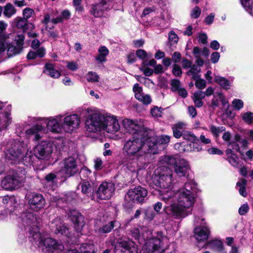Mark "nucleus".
<instances>
[{
    "mask_svg": "<svg viewBox=\"0 0 253 253\" xmlns=\"http://www.w3.org/2000/svg\"><path fill=\"white\" fill-rule=\"evenodd\" d=\"M147 136H131L124 143L123 150L128 157H133V160H135L137 165H145L147 163L145 155L138 156L137 153L141 151L144 153L151 154L153 153V149L151 150L150 144H149Z\"/></svg>",
    "mask_w": 253,
    "mask_h": 253,
    "instance_id": "obj_1",
    "label": "nucleus"
},
{
    "mask_svg": "<svg viewBox=\"0 0 253 253\" xmlns=\"http://www.w3.org/2000/svg\"><path fill=\"white\" fill-rule=\"evenodd\" d=\"M172 174L169 168L162 166L156 169L152 176V181L158 190L171 189Z\"/></svg>",
    "mask_w": 253,
    "mask_h": 253,
    "instance_id": "obj_2",
    "label": "nucleus"
},
{
    "mask_svg": "<svg viewBox=\"0 0 253 253\" xmlns=\"http://www.w3.org/2000/svg\"><path fill=\"white\" fill-rule=\"evenodd\" d=\"M163 164L173 168L178 177H185L189 174L190 166L188 161L180 157L165 156L162 160Z\"/></svg>",
    "mask_w": 253,
    "mask_h": 253,
    "instance_id": "obj_3",
    "label": "nucleus"
},
{
    "mask_svg": "<svg viewBox=\"0 0 253 253\" xmlns=\"http://www.w3.org/2000/svg\"><path fill=\"white\" fill-rule=\"evenodd\" d=\"M147 194V190L141 186L130 189L126 193L125 199L124 207L126 209H130L134 207V204H142Z\"/></svg>",
    "mask_w": 253,
    "mask_h": 253,
    "instance_id": "obj_4",
    "label": "nucleus"
},
{
    "mask_svg": "<svg viewBox=\"0 0 253 253\" xmlns=\"http://www.w3.org/2000/svg\"><path fill=\"white\" fill-rule=\"evenodd\" d=\"M53 143L51 141H42L33 149L34 155L40 160H47L53 152Z\"/></svg>",
    "mask_w": 253,
    "mask_h": 253,
    "instance_id": "obj_5",
    "label": "nucleus"
},
{
    "mask_svg": "<svg viewBox=\"0 0 253 253\" xmlns=\"http://www.w3.org/2000/svg\"><path fill=\"white\" fill-rule=\"evenodd\" d=\"M104 115L100 113H93L87 117L85 121L86 130L90 132H96L104 130L103 123Z\"/></svg>",
    "mask_w": 253,
    "mask_h": 253,
    "instance_id": "obj_6",
    "label": "nucleus"
},
{
    "mask_svg": "<svg viewBox=\"0 0 253 253\" xmlns=\"http://www.w3.org/2000/svg\"><path fill=\"white\" fill-rule=\"evenodd\" d=\"M123 124L126 131L132 134V136H148L150 129L144 127L143 126L136 124L133 120L125 119L123 121Z\"/></svg>",
    "mask_w": 253,
    "mask_h": 253,
    "instance_id": "obj_7",
    "label": "nucleus"
},
{
    "mask_svg": "<svg viewBox=\"0 0 253 253\" xmlns=\"http://www.w3.org/2000/svg\"><path fill=\"white\" fill-rule=\"evenodd\" d=\"M26 148L24 146L23 142L19 140H15L11 144V146L7 149L6 154V158L11 160L12 164L16 163L25 152Z\"/></svg>",
    "mask_w": 253,
    "mask_h": 253,
    "instance_id": "obj_8",
    "label": "nucleus"
},
{
    "mask_svg": "<svg viewBox=\"0 0 253 253\" xmlns=\"http://www.w3.org/2000/svg\"><path fill=\"white\" fill-rule=\"evenodd\" d=\"M77 162L73 157H69L64 160L63 167L61 172L64 175L63 177L67 179L74 176L79 172Z\"/></svg>",
    "mask_w": 253,
    "mask_h": 253,
    "instance_id": "obj_9",
    "label": "nucleus"
},
{
    "mask_svg": "<svg viewBox=\"0 0 253 253\" xmlns=\"http://www.w3.org/2000/svg\"><path fill=\"white\" fill-rule=\"evenodd\" d=\"M113 245L114 253H138L137 245L132 241H117Z\"/></svg>",
    "mask_w": 253,
    "mask_h": 253,
    "instance_id": "obj_10",
    "label": "nucleus"
},
{
    "mask_svg": "<svg viewBox=\"0 0 253 253\" xmlns=\"http://www.w3.org/2000/svg\"><path fill=\"white\" fill-rule=\"evenodd\" d=\"M149 144H150L151 150H154L152 154L158 153V145L168 143L170 141V137L168 135H162L160 137L153 135V132L150 129L147 136Z\"/></svg>",
    "mask_w": 253,
    "mask_h": 253,
    "instance_id": "obj_11",
    "label": "nucleus"
},
{
    "mask_svg": "<svg viewBox=\"0 0 253 253\" xmlns=\"http://www.w3.org/2000/svg\"><path fill=\"white\" fill-rule=\"evenodd\" d=\"M114 190V186L112 183L104 182L98 187H97L95 194L100 199L107 200L112 197Z\"/></svg>",
    "mask_w": 253,
    "mask_h": 253,
    "instance_id": "obj_12",
    "label": "nucleus"
},
{
    "mask_svg": "<svg viewBox=\"0 0 253 253\" xmlns=\"http://www.w3.org/2000/svg\"><path fill=\"white\" fill-rule=\"evenodd\" d=\"M28 204L31 210L38 211L44 208L45 200L41 194L32 193L28 196Z\"/></svg>",
    "mask_w": 253,
    "mask_h": 253,
    "instance_id": "obj_13",
    "label": "nucleus"
},
{
    "mask_svg": "<svg viewBox=\"0 0 253 253\" xmlns=\"http://www.w3.org/2000/svg\"><path fill=\"white\" fill-rule=\"evenodd\" d=\"M68 215L69 218L74 224L75 230L77 232L81 233L85 225L84 215L76 210H70Z\"/></svg>",
    "mask_w": 253,
    "mask_h": 253,
    "instance_id": "obj_14",
    "label": "nucleus"
},
{
    "mask_svg": "<svg viewBox=\"0 0 253 253\" xmlns=\"http://www.w3.org/2000/svg\"><path fill=\"white\" fill-rule=\"evenodd\" d=\"M35 236L38 237L39 239V243L43 245L46 248L48 249V251L55 250L62 251L64 250V245L53 238H46L43 239L42 237L41 234L40 233H36L34 235Z\"/></svg>",
    "mask_w": 253,
    "mask_h": 253,
    "instance_id": "obj_15",
    "label": "nucleus"
},
{
    "mask_svg": "<svg viewBox=\"0 0 253 253\" xmlns=\"http://www.w3.org/2000/svg\"><path fill=\"white\" fill-rule=\"evenodd\" d=\"M177 201L181 207L188 209L194 205L195 202L194 194L190 190H184L179 193Z\"/></svg>",
    "mask_w": 253,
    "mask_h": 253,
    "instance_id": "obj_16",
    "label": "nucleus"
},
{
    "mask_svg": "<svg viewBox=\"0 0 253 253\" xmlns=\"http://www.w3.org/2000/svg\"><path fill=\"white\" fill-rule=\"evenodd\" d=\"M80 122V117L77 114L67 116L64 119L62 126L66 132L71 133L78 127Z\"/></svg>",
    "mask_w": 253,
    "mask_h": 253,
    "instance_id": "obj_17",
    "label": "nucleus"
},
{
    "mask_svg": "<svg viewBox=\"0 0 253 253\" xmlns=\"http://www.w3.org/2000/svg\"><path fill=\"white\" fill-rule=\"evenodd\" d=\"M165 212L168 215L174 217L176 219L184 217L186 216L185 211L182 207L179 204H171L169 206H165L164 208Z\"/></svg>",
    "mask_w": 253,
    "mask_h": 253,
    "instance_id": "obj_18",
    "label": "nucleus"
},
{
    "mask_svg": "<svg viewBox=\"0 0 253 253\" xmlns=\"http://www.w3.org/2000/svg\"><path fill=\"white\" fill-rule=\"evenodd\" d=\"M80 185L82 188V192L87 197H92L95 194L97 184L92 180H82Z\"/></svg>",
    "mask_w": 253,
    "mask_h": 253,
    "instance_id": "obj_19",
    "label": "nucleus"
},
{
    "mask_svg": "<svg viewBox=\"0 0 253 253\" xmlns=\"http://www.w3.org/2000/svg\"><path fill=\"white\" fill-rule=\"evenodd\" d=\"M18 181L9 173L1 180V185L4 189L12 191L18 189L22 185Z\"/></svg>",
    "mask_w": 253,
    "mask_h": 253,
    "instance_id": "obj_20",
    "label": "nucleus"
},
{
    "mask_svg": "<svg viewBox=\"0 0 253 253\" xmlns=\"http://www.w3.org/2000/svg\"><path fill=\"white\" fill-rule=\"evenodd\" d=\"M44 126L39 124L33 125L31 128L26 131V134L30 139L37 141L41 138L40 132L44 130Z\"/></svg>",
    "mask_w": 253,
    "mask_h": 253,
    "instance_id": "obj_21",
    "label": "nucleus"
},
{
    "mask_svg": "<svg viewBox=\"0 0 253 253\" xmlns=\"http://www.w3.org/2000/svg\"><path fill=\"white\" fill-rule=\"evenodd\" d=\"M108 8L107 1H100L98 3L92 5L89 11L94 17H101Z\"/></svg>",
    "mask_w": 253,
    "mask_h": 253,
    "instance_id": "obj_22",
    "label": "nucleus"
},
{
    "mask_svg": "<svg viewBox=\"0 0 253 253\" xmlns=\"http://www.w3.org/2000/svg\"><path fill=\"white\" fill-rule=\"evenodd\" d=\"M121 227V224L119 221L113 220L99 227L98 232L102 234H107L111 232L112 230L118 231Z\"/></svg>",
    "mask_w": 253,
    "mask_h": 253,
    "instance_id": "obj_23",
    "label": "nucleus"
},
{
    "mask_svg": "<svg viewBox=\"0 0 253 253\" xmlns=\"http://www.w3.org/2000/svg\"><path fill=\"white\" fill-rule=\"evenodd\" d=\"M103 124L105 126L104 130L108 129V131H118L120 129L117 119L113 116H105Z\"/></svg>",
    "mask_w": 253,
    "mask_h": 253,
    "instance_id": "obj_24",
    "label": "nucleus"
},
{
    "mask_svg": "<svg viewBox=\"0 0 253 253\" xmlns=\"http://www.w3.org/2000/svg\"><path fill=\"white\" fill-rule=\"evenodd\" d=\"M194 232L196 240L198 242H201L208 239L210 231L206 226H197L195 228Z\"/></svg>",
    "mask_w": 253,
    "mask_h": 253,
    "instance_id": "obj_25",
    "label": "nucleus"
},
{
    "mask_svg": "<svg viewBox=\"0 0 253 253\" xmlns=\"http://www.w3.org/2000/svg\"><path fill=\"white\" fill-rule=\"evenodd\" d=\"M4 107V103L0 101V110ZM10 114L7 112L4 111L0 113V132L5 130L11 123V118L10 117Z\"/></svg>",
    "mask_w": 253,
    "mask_h": 253,
    "instance_id": "obj_26",
    "label": "nucleus"
},
{
    "mask_svg": "<svg viewBox=\"0 0 253 253\" xmlns=\"http://www.w3.org/2000/svg\"><path fill=\"white\" fill-rule=\"evenodd\" d=\"M26 172L24 168L19 167L13 169L10 174L22 185L26 177Z\"/></svg>",
    "mask_w": 253,
    "mask_h": 253,
    "instance_id": "obj_27",
    "label": "nucleus"
},
{
    "mask_svg": "<svg viewBox=\"0 0 253 253\" xmlns=\"http://www.w3.org/2000/svg\"><path fill=\"white\" fill-rule=\"evenodd\" d=\"M54 232L56 234L64 236L67 238H70L72 237L69 228L65 223L60 222L58 224H56Z\"/></svg>",
    "mask_w": 253,
    "mask_h": 253,
    "instance_id": "obj_28",
    "label": "nucleus"
},
{
    "mask_svg": "<svg viewBox=\"0 0 253 253\" xmlns=\"http://www.w3.org/2000/svg\"><path fill=\"white\" fill-rule=\"evenodd\" d=\"M44 69L43 72L52 78L57 79L61 76L60 72L55 69L53 64L45 63Z\"/></svg>",
    "mask_w": 253,
    "mask_h": 253,
    "instance_id": "obj_29",
    "label": "nucleus"
},
{
    "mask_svg": "<svg viewBox=\"0 0 253 253\" xmlns=\"http://www.w3.org/2000/svg\"><path fill=\"white\" fill-rule=\"evenodd\" d=\"M46 126L48 130L54 133H59L61 131V127L58 120L56 119L44 120Z\"/></svg>",
    "mask_w": 253,
    "mask_h": 253,
    "instance_id": "obj_30",
    "label": "nucleus"
},
{
    "mask_svg": "<svg viewBox=\"0 0 253 253\" xmlns=\"http://www.w3.org/2000/svg\"><path fill=\"white\" fill-rule=\"evenodd\" d=\"M36 51L30 50L27 54L28 60H35L37 58H43L46 54V50L44 47H41L36 49Z\"/></svg>",
    "mask_w": 253,
    "mask_h": 253,
    "instance_id": "obj_31",
    "label": "nucleus"
},
{
    "mask_svg": "<svg viewBox=\"0 0 253 253\" xmlns=\"http://www.w3.org/2000/svg\"><path fill=\"white\" fill-rule=\"evenodd\" d=\"M81 253H96L97 248L93 243H83L80 247Z\"/></svg>",
    "mask_w": 253,
    "mask_h": 253,
    "instance_id": "obj_32",
    "label": "nucleus"
},
{
    "mask_svg": "<svg viewBox=\"0 0 253 253\" xmlns=\"http://www.w3.org/2000/svg\"><path fill=\"white\" fill-rule=\"evenodd\" d=\"M214 82L225 90H228L230 88L231 84L230 81L224 77L218 76H215L214 79Z\"/></svg>",
    "mask_w": 253,
    "mask_h": 253,
    "instance_id": "obj_33",
    "label": "nucleus"
},
{
    "mask_svg": "<svg viewBox=\"0 0 253 253\" xmlns=\"http://www.w3.org/2000/svg\"><path fill=\"white\" fill-rule=\"evenodd\" d=\"M22 50V47H20L18 46H14L11 43L7 44V55L8 58L11 57L17 54L20 53Z\"/></svg>",
    "mask_w": 253,
    "mask_h": 253,
    "instance_id": "obj_34",
    "label": "nucleus"
},
{
    "mask_svg": "<svg viewBox=\"0 0 253 253\" xmlns=\"http://www.w3.org/2000/svg\"><path fill=\"white\" fill-rule=\"evenodd\" d=\"M153 243L150 242L148 246V253H153L155 251H159L161 248L160 243L161 240L160 238L155 237L152 239Z\"/></svg>",
    "mask_w": 253,
    "mask_h": 253,
    "instance_id": "obj_35",
    "label": "nucleus"
},
{
    "mask_svg": "<svg viewBox=\"0 0 253 253\" xmlns=\"http://www.w3.org/2000/svg\"><path fill=\"white\" fill-rule=\"evenodd\" d=\"M247 184V180L243 178H241L236 183V186L239 187V192L240 194L244 197L247 196L246 192V186Z\"/></svg>",
    "mask_w": 253,
    "mask_h": 253,
    "instance_id": "obj_36",
    "label": "nucleus"
},
{
    "mask_svg": "<svg viewBox=\"0 0 253 253\" xmlns=\"http://www.w3.org/2000/svg\"><path fill=\"white\" fill-rule=\"evenodd\" d=\"M3 8V14L7 18L11 17L16 12V9L10 3H7Z\"/></svg>",
    "mask_w": 253,
    "mask_h": 253,
    "instance_id": "obj_37",
    "label": "nucleus"
},
{
    "mask_svg": "<svg viewBox=\"0 0 253 253\" xmlns=\"http://www.w3.org/2000/svg\"><path fill=\"white\" fill-rule=\"evenodd\" d=\"M201 50L198 46H195L193 48V54L196 58V63L199 67H202L204 64V60L200 56Z\"/></svg>",
    "mask_w": 253,
    "mask_h": 253,
    "instance_id": "obj_38",
    "label": "nucleus"
},
{
    "mask_svg": "<svg viewBox=\"0 0 253 253\" xmlns=\"http://www.w3.org/2000/svg\"><path fill=\"white\" fill-rule=\"evenodd\" d=\"M34 163V156L31 153H26L22 158V161L19 164H21L25 166L29 167L33 165Z\"/></svg>",
    "mask_w": 253,
    "mask_h": 253,
    "instance_id": "obj_39",
    "label": "nucleus"
},
{
    "mask_svg": "<svg viewBox=\"0 0 253 253\" xmlns=\"http://www.w3.org/2000/svg\"><path fill=\"white\" fill-rule=\"evenodd\" d=\"M27 22H28V20L21 17H17L14 20L15 26L18 29H22L23 32H24V28L26 27Z\"/></svg>",
    "mask_w": 253,
    "mask_h": 253,
    "instance_id": "obj_40",
    "label": "nucleus"
},
{
    "mask_svg": "<svg viewBox=\"0 0 253 253\" xmlns=\"http://www.w3.org/2000/svg\"><path fill=\"white\" fill-rule=\"evenodd\" d=\"M143 212L144 218L149 221L152 220L156 216L155 212L150 207L144 209Z\"/></svg>",
    "mask_w": 253,
    "mask_h": 253,
    "instance_id": "obj_41",
    "label": "nucleus"
},
{
    "mask_svg": "<svg viewBox=\"0 0 253 253\" xmlns=\"http://www.w3.org/2000/svg\"><path fill=\"white\" fill-rule=\"evenodd\" d=\"M158 191L161 195V199L165 202L169 201L172 197V192L171 191H170V189H169V191L168 189L159 190Z\"/></svg>",
    "mask_w": 253,
    "mask_h": 253,
    "instance_id": "obj_42",
    "label": "nucleus"
},
{
    "mask_svg": "<svg viewBox=\"0 0 253 253\" xmlns=\"http://www.w3.org/2000/svg\"><path fill=\"white\" fill-rule=\"evenodd\" d=\"M241 5L250 14H253V1H240Z\"/></svg>",
    "mask_w": 253,
    "mask_h": 253,
    "instance_id": "obj_43",
    "label": "nucleus"
},
{
    "mask_svg": "<svg viewBox=\"0 0 253 253\" xmlns=\"http://www.w3.org/2000/svg\"><path fill=\"white\" fill-rule=\"evenodd\" d=\"M178 39L179 38L177 35L173 31H171L169 33V42L170 47L174 44H177Z\"/></svg>",
    "mask_w": 253,
    "mask_h": 253,
    "instance_id": "obj_44",
    "label": "nucleus"
},
{
    "mask_svg": "<svg viewBox=\"0 0 253 253\" xmlns=\"http://www.w3.org/2000/svg\"><path fill=\"white\" fill-rule=\"evenodd\" d=\"M209 244H212L213 247H216L218 252H222L224 249L223 243L221 240H211L209 241Z\"/></svg>",
    "mask_w": 253,
    "mask_h": 253,
    "instance_id": "obj_45",
    "label": "nucleus"
},
{
    "mask_svg": "<svg viewBox=\"0 0 253 253\" xmlns=\"http://www.w3.org/2000/svg\"><path fill=\"white\" fill-rule=\"evenodd\" d=\"M172 74L175 77H181L182 74V71L181 67L177 64H174L172 65Z\"/></svg>",
    "mask_w": 253,
    "mask_h": 253,
    "instance_id": "obj_46",
    "label": "nucleus"
},
{
    "mask_svg": "<svg viewBox=\"0 0 253 253\" xmlns=\"http://www.w3.org/2000/svg\"><path fill=\"white\" fill-rule=\"evenodd\" d=\"M182 138L183 139L191 141V143L194 141H198V138L193 133L189 131L183 133Z\"/></svg>",
    "mask_w": 253,
    "mask_h": 253,
    "instance_id": "obj_47",
    "label": "nucleus"
},
{
    "mask_svg": "<svg viewBox=\"0 0 253 253\" xmlns=\"http://www.w3.org/2000/svg\"><path fill=\"white\" fill-rule=\"evenodd\" d=\"M243 120L248 125H251L253 123V113L247 112L243 115Z\"/></svg>",
    "mask_w": 253,
    "mask_h": 253,
    "instance_id": "obj_48",
    "label": "nucleus"
},
{
    "mask_svg": "<svg viewBox=\"0 0 253 253\" xmlns=\"http://www.w3.org/2000/svg\"><path fill=\"white\" fill-rule=\"evenodd\" d=\"M171 90L172 92H176L178 89H179L180 86V82L178 79H172L171 81Z\"/></svg>",
    "mask_w": 253,
    "mask_h": 253,
    "instance_id": "obj_49",
    "label": "nucleus"
},
{
    "mask_svg": "<svg viewBox=\"0 0 253 253\" xmlns=\"http://www.w3.org/2000/svg\"><path fill=\"white\" fill-rule=\"evenodd\" d=\"M239 159V158L237 155L235 153L230 155L227 156V160L229 161V163L232 165L233 166H237L238 164L237 160Z\"/></svg>",
    "mask_w": 253,
    "mask_h": 253,
    "instance_id": "obj_50",
    "label": "nucleus"
},
{
    "mask_svg": "<svg viewBox=\"0 0 253 253\" xmlns=\"http://www.w3.org/2000/svg\"><path fill=\"white\" fill-rule=\"evenodd\" d=\"M135 55L136 57H137L141 60H145L147 58V53L144 50L142 49H138L136 50Z\"/></svg>",
    "mask_w": 253,
    "mask_h": 253,
    "instance_id": "obj_51",
    "label": "nucleus"
},
{
    "mask_svg": "<svg viewBox=\"0 0 253 253\" xmlns=\"http://www.w3.org/2000/svg\"><path fill=\"white\" fill-rule=\"evenodd\" d=\"M136 60V56L133 51L129 52L126 55V62L128 64H133L135 63Z\"/></svg>",
    "mask_w": 253,
    "mask_h": 253,
    "instance_id": "obj_52",
    "label": "nucleus"
},
{
    "mask_svg": "<svg viewBox=\"0 0 253 253\" xmlns=\"http://www.w3.org/2000/svg\"><path fill=\"white\" fill-rule=\"evenodd\" d=\"M191 148H193V150L195 151H200L202 150V148L200 144V140L198 138V141H194L192 143L190 144Z\"/></svg>",
    "mask_w": 253,
    "mask_h": 253,
    "instance_id": "obj_53",
    "label": "nucleus"
},
{
    "mask_svg": "<svg viewBox=\"0 0 253 253\" xmlns=\"http://www.w3.org/2000/svg\"><path fill=\"white\" fill-rule=\"evenodd\" d=\"M34 13V11L32 9L29 7H26L23 11V18L28 20V19L32 16V14Z\"/></svg>",
    "mask_w": 253,
    "mask_h": 253,
    "instance_id": "obj_54",
    "label": "nucleus"
},
{
    "mask_svg": "<svg viewBox=\"0 0 253 253\" xmlns=\"http://www.w3.org/2000/svg\"><path fill=\"white\" fill-rule=\"evenodd\" d=\"M232 104L235 109L237 110H239L243 107L244 103L243 101L239 99H235L232 101Z\"/></svg>",
    "mask_w": 253,
    "mask_h": 253,
    "instance_id": "obj_55",
    "label": "nucleus"
},
{
    "mask_svg": "<svg viewBox=\"0 0 253 253\" xmlns=\"http://www.w3.org/2000/svg\"><path fill=\"white\" fill-rule=\"evenodd\" d=\"M228 147H232L234 151H235V152L240 153L241 155H243V153L240 151L239 144L236 143V142L232 141L229 142L228 144Z\"/></svg>",
    "mask_w": 253,
    "mask_h": 253,
    "instance_id": "obj_56",
    "label": "nucleus"
},
{
    "mask_svg": "<svg viewBox=\"0 0 253 253\" xmlns=\"http://www.w3.org/2000/svg\"><path fill=\"white\" fill-rule=\"evenodd\" d=\"M91 171L86 167L84 166L80 170L81 176L83 178H87L91 174Z\"/></svg>",
    "mask_w": 253,
    "mask_h": 253,
    "instance_id": "obj_57",
    "label": "nucleus"
},
{
    "mask_svg": "<svg viewBox=\"0 0 253 253\" xmlns=\"http://www.w3.org/2000/svg\"><path fill=\"white\" fill-rule=\"evenodd\" d=\"M99 77L95 72H89L88 74L87 81L91 82H98Z\"/></svg>",
    "mask_w": 253,
    "mask_h": 253,
    "instance_id": "obj_58",
    "label": "nucleus"
},
{
    "mask_svg": "<svg viewBox=\"0 0 253 253\" xmlns=\"http://www.w3.org/2000/svg\"><path fill=\"white\" fill-rule=\"evenodd\" d=\"M25 39V36L23 34H19L17 35L15 41L16 42V44L20 47L23 48V45L24 44V41Z\"/></svg>",
    "mask_w": 253,
    "mask_h": 253,
    "instance_id": "obj_59",
    "label": "nucleus"
},
{
    "mask_svg": "<svg viewBox=\"0 0 253 253\" xmlns=\"http://www.w3.org/2000/svg\"><path fill=\"white\" fill-rule=\"evenodd\" d=\"M201 13V9L198 6H195L192 11L191 17L192 18L197 19L200 16Z\"/></svg>",
    "mask_w": 253,
    "mask_h": 253,
    "instance_id": "obj_60",
    "label": "nucleus"
},
{
    "mask_svg": "<svg viewBox=\"0 0 253 253\" xmlns=\"http://www.w3.org/2000/svg\"><path fill=\"white\" fill-rule=\"evenodd\" d=\"M182 58V56L181 53L179 51H175L172 54V61L176 64L177 63H179Z\"/></svg>",
    "mask_w": 253,
    "mask_h": 253,
    "instance_id": "obj_61",
    "label": "nucleus"
},
{
    "mask_svg": "<svg viewBox=\"0 0 253 253\" xmlns=\"http://www.w3.org/2000/svg\"><path fill=\"white\" fill-rule=\"evenodd\" d=\"M249 207L247 203L244 204L242 205L241 207L239 209V213L240 215H245L249 211Z\"/></svg>",
    "mask_w": 253,
    "mask_h": 253,
    "instance_id": "obj_62",
    "label": "nucleus"
},
{
    "mask_svg": "<svg viewBox=\"0 0 253 253\" xmlns=\"http://www.w3.org/2000/svg\"><path fill=\"white\" fill-rule=\"evenodd\" d=\"M57 175L52 172H50L48 174H47L45 177L44 179L46 181V182L49 183V182H53L54 181V180L56 179Z\"/></svg>",
    "mask_w": 253,
    "mask_h": 253,
    "instance_id": "obj_63",
    "label": "nucleus"
},
{
    "mask_svg": "<svg viewBox=\"0 0 253 253\" xmlns=\"http://www.w3.org/2000/svg\"><path fill=\"white\" fill-rule=\"evenodd\" d=\"M195 85L199 89H204L206 86V82L204 79H200L195 82Z\"/></svg>",
    "mask_w": 253,
    "mask_h": 253,
    "instance_id": "obj_64",
    "label": "nucleus"
}]
</instances>
